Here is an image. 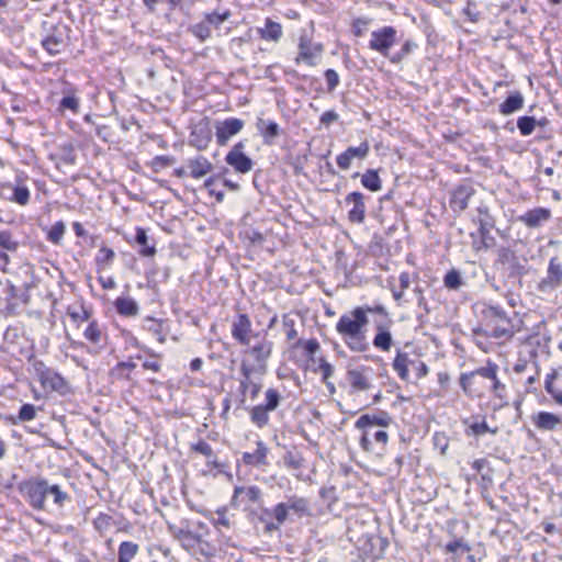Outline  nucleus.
Segmentation results:
<instances>
[{"mask_svg":"<svg viewBox=\"0 0 562 562\" xmlns=\"http://www.w3.org/2000/svg\"><path fill=\"white\" fill-rule=\"evenodd\" d=\"M231 16V12L228 10H225L224 12L220 13L217 11L205 13L204 20L207 22V25L210 29L214 26L217 29L223 22H225Z\"/></svg>","mask_w":562,"mask_h":562,"instance_id":"48","label":"nucleus"},{"mask_svg":"<svg viewBox=\"0 0 562 562\" xmlns=\"http://www.w3.org/2000/svg\"><path fill=\"white\" fill-rule=\"evenodd\" d=\"M546 120L537 122L533 116L524 115L517 120V127L522 136H529L533 133L536 125H543Z\"/></svg>","mask_w":562,"mask_h":562,"instance_id":"41","label":"nucleus"},{"mask_svg":"<svg viewBox=\"0 0 562 562\" xmlns=\"http://www.w3.org/2000/svg\"><path fill=\"white\" fill-rule=\"evenodd\" d=\"M177 538L183 543L187 548H193L200 541V536L190 531L180 529L177 532Z\"/></svg>","mask_w":562,"mask_h":562,"instance_id":"52","label":"nucleus"},{"mask_svg":"<svg viewBox=\"0 0 562 562\" xmlns=\"http://www.w3.org/2000/svg\"><path fill=\"white\" fill-rule=\"evenodd\" d=\"M376 334L373 338V346L382 351H389L393 344V338L387 329V324L376 323Z\"/></svg>","mask_w":562,"mask_h":562,"instance_id":"30","label":"nucleus"},{"mask_svg":"<svg viewBox=\"0 0 562 562\" xmlns=\"http://www.w3.org/2000/svg\"><path fill=\"white\" fill-rule=\"evenodd\" d=\"M258 32L262 40L278 42L282 36V26L271 19H266L265 26L259 29Z\"/></svg>","mask_w":562,"mask_h":562,"instance_id":"32","label":"nucleus"},{"mask_svg":"<svg viewBox=\"0 0 562 562\" xmlns=\"http://www.w3.org/2000/svg\"><path fill=\"white\" fill-rule=\"evenodd\" d=\"M189 175L194 179H200L212 171V162L204 156H198L187 161Z\"/></svg>","mask_w":562,"mask_h":562,"instance_id":"28","label":"nucleus"},{"mask_svg":"<svg viewBox=\"0 0 562 562\" xmlns=\"http://www.w3.org/2000/svg\"><path fill=\"white\" fill-rule=\"evenodd\" d=\"M361 184L372 192L380 191L382 188L381 179L378 175V171L374 169H368L361 176Z\"/></svg>","mask_w":562,"mask_h":562,"instance_id":"38","label":"nucleus"},{"mask_svg":"<svg viewBox=\"0 0 562 562\" xmlns=\"http://www.w3.org/2000/svg\"><path fill=\"white\" fill-rule=\"evenodd\" d=\"M188 31L193 34L200 42H205L212 35V31L204 19L199 23L190 25Z\"/></svg>","mask_w":562,"mask_h":562,"instance_id":"44","label":"nucleus"},{"mask_svg":"<svg viewBox=\"0 0 562 562\" xmlns=\"http://www.w3.org/2000/svg\"><path fill=\"white\" fill-rule=\"evenodd\" d=\"M524 95L520 91L512 92L504 102L499 104V113L503 115H510L524 108Z\"/></svg>","mask_w":562,"mask_h":562,"instance_id":"29","label":"nucleus"},{"mask_svg":"<svg viewBox=\"0 0 562 562\" xmlns=\"http://www.w3.org/2000/svg\"><path fill=\"white\" fill-rule=\"evenodd\" d=\"M325 79L327 82V90L333 92L339 85V76L334 69H327L325 71Z\"/></svg>","mask_w":562,"mask_h":562,"instance_id":"64","label":"nucleus"},{"mask_svg":"<svg viewBox=\"0 0 562 562\" xmlns=\"http://www.w3.org/2000/svg\"><path fill=\"white\" fill-rule=\"evenodd\" d=\"M370 151V145L367 140L362 142L359 146L348 147L344 153L337 156V166L342 170H348L351 167L352 160H363Z\"/></svg>","mask_w":562,"mask_h":562,"instance_id":"20","label":"nucleus"},{"mask_svg":"<svg viewBox=\"0 0 562 562\" xmlns=\"http://www.w3.org/2000/svg\"><path fill=\"white\" fill-rule=\"evenodd\" d=\"M256 128L263 138L265 144H272L273 140L281 135L280 125L271 120H265L258 117L256 122Z\"/></svg>","mask_w":562,"mask_h":562,"instance_id":"26","label":"nucleus"},{"mask_svg":"<svg viewBox=\"0 0 562 562\" xmlns=\"http://www.w3.org/2000/svg\"><path fill=\"white\" fill-rule=\"evenodd\" d=\"M412 362V360L408 357V353L397 350V353L393 360V369L398 374V376L403 381H407L409 373H408V364Z\"/></svg>","mask_w":562,"mask_h":562,"instance_id":"33","label":"nucleus"},{"mask_svg":"<svg viewBox=\"0 0 562 562\" xmlns=\"http://www.w3.org/2000/svg\"><path fill=\"white\" fill-rule=\"evenodd\" d=\"M115 252L113 249L102 246L97 256H95V265L98 269H106L114 260Z\"/></svg>","mask_w":562,"mask_h":562,"instance_id":"43","label":"nucleus"},{"mask_svg":"<svg viewBox=\"0 0 562 562\" xmlns=\"http://www.w3.org/2000/svg\"><path fill=\"white\" fill-rule=\"evenodd\" d=\"M282 401L280 392L270 387L265 392V401L258 405H255L249 411L250 422L259 429H262L269 425V414L276 411Z\"/></svg>","mask_w":562,"mask_h":562,"instance_id":"6","label":"nucleus"},{"mask_svg":"<svg viewBox=\"0 0 562 562\" xmlns=\"http://www.w3.org/2000/svg\"><path fill=\"white\" fill-rule=\"evenodd\" d=\"M29 177L24 173L15 176L13 181L2 183L1 196L14 204L25 206L30 203L31 191L27 186Z\"/></svg>","mask_w":562,"mask_h":562,"instance_id":"8","label":"nucleus"},{"mask_svg":"<svg viewBox=\"0 0 562 562\" xmlns=\"http://www.w3.org/2000/svg\"><path fill=\"white\" fill-rule=\"evenodd\" d=\"M135 241L142 246V248L139 250L140 256L153 257L156 254L155 245H150V246L148 245L147 233L144 228H142V227L136 228Z\"/></svg>","mask_w":562,"mask_h":562,"instance_id":"36","label":"nucleus"},{"mask_svg":"<svg viewBox=\"0 0 562 562\" xmlns=\"http://www.w3.org/2000/svg\"><path fill=\"white\" fill-rule=\"evenodd\" d=\"M256 450L254 452H244L241 456V460L246 465H251L255 468L267 467L268 462V453L269 448L261 440L256 442Z\"/></svg>","mask_w":562,"mask_h":562,"instance_id":"24","label":"nucleus"},{"mask_svg":"<svg viewBox=\"0 0 562 562\" xmlns=\"http://www.w3.org/2000/svg\"><path fill=\"white\" fill-rule=\"evenodd\" d=\"M36 372L41 384L45 389L59 392L60 394H65L69 391V384L66 379L54 369L41 363L40 367L36 368Z\"/></svg>","mask_w":562,"mask_h":562,"instance_id":"13","label":"nucleus"},{"mask_svg":"<svg viewBox=\"0 0 562 562\" xmlns=\"http://www.w3.org/2000/svg\"><path fill=\"white\" fill-rule=\"evenodd\" d=\"M497 429H491L487 424L483 422H474L465 429L467 436H482L486 432L496 434Z\"/></svg>","mask_w":562,"mask_h":562,"instance_id":"49","label":"nucleus"},{"mask_svg":"<svg viewBox=\"0 0 562 562\" xmlns=\"http://www.w3.org/2000/svg\"><path fill=\"white\" fill-rule=\"evenodd\" d=\"M240 373H241V378L239 379V387H238V393H239V401H238L239 405L238 406L245 407L247 394L250 395L251 400H255L261 390V384L259 382H255L252 380V375L257 372L254 371L251 368H248V359L241 360Z\"/></svg>","mask_w":562,"mask_h":562,"instance_id":"10","label":"nucleus"},{"mask_svg":"<svg viewBox=\"0 0 562 562\" xmlns=\"http://www.w3.org/2000/svg\"><path fill=\"white\" fill-rule=\"evenodd\" d=\"M18 490L35 510L42 509V493L44 492H50L53 504L57 508L65 507L71 501L70 495L63 491L58 484H50L48 480L42 476H34L20 482Z\"/></svg>","mask_w":562,"mask_h":562,"instance_id":"1","label":"nucleus"},{"mask_svg":"<svg viewBox=\"0 0 562 562\" xmlns=\"http://www.w3.org/2000/svg\"><path fill=\"white\" fill-rule=\"evenodd\" d=\"M477 223L479 226H495V220L491 215L486 205H480L477 207Z\"/></svg>","mask_w":562,"mask_h":562,"instance_id":"56","label":"nucleus"},{"mask_svg":"<svg viewBox=\"0 0 562 562\" xmlns=\"http://www.w3.org/2000/svg\"><path fill=\"white\" fill-rule=\"evenodd\" d=\"M289 509L285 505V502L278 503L273 508L263 509V516L266 517H274L276 521L279 522V525H283L285 520L288 519Z\"/></svg>","mask_w":562,"mask_h":562,"instance_id":"42","label":"nucleus"},{"mask_svg":"<svg viewBox=\"0 0 562 562\" xmlns=\"http://www.w3.org/2000/svg\"><path fill=\"white\" fill-rule=\"evenodd\" d=\"M59 108L61 110H69L72 113L79 112V99L75 94L64 95L59 102Z\"/></svg>","mask_w":562,"mask_h":562,"instance_id":"55","label":"nucleus"},{"mask_svg":"<svg viewBox=\"0 0 562 562\" xmlns=\"http://www.w3.org/2000/svg\"><path fill=\"white\" fill-rule=\"evenodd\" d=\"M303 346L306 355L312 359L313 356L316 353L317 350H319L321 346L319 342L315 339H308L307 341L303 342L302 339H297L296 346Z\"/></svg>","mask_w":562,"mask_h":562,"instance_id":"61","label":"nucleus"},{"mask_svg":"<svg viewBox=\"0 0 562 562\" xmlns=\"http://www.w3.org/2000/svg\"><path fill=\"white\" fill-rule=\"evenodd\" d=\"M282 325L285 331V336L289 340L297 338V331L295 329V321L289 314L283 315Z\"/></svg>","mask_w":562,"mask_h":562,"instance_id":"57","label":"nucleus"},{"mask_svg":"<svg viewBox=\"0 0 562 562\" xmlns=\"http://www.w3.org/2000/svg\"><path fill=\"white\" fill-rule=\"evenodd\" d=\"M252 339H255V344L252 346H247V350L245 351L251 360H248V368H251L254 371L259 374H263L267 371V362L272 353V342L267 339L266 336H260V334L252 335Z\"/></svg>","mask_w":562,"mask_h":562,"instance_id":"7","label":"nucleus"},{"mask_svg":"<svg viewBox=\"0 0 562 562\" xmlns=\"http://www.w3.org/2000/svg\"><path fill=\"white\" fill-rule=\"evenodd\" d=\"M262 496L261 490L256 485L250 486H236L232 497L233 506H249L260 502Z\"/></svg>","mask_w":562,"mask_h":562,"instance_id":"22","label":"nucleus"},{"mask_svg":"<svg viewBox=\"0 0 562 562\" xmlns=\"http://www.w3.org/2000/svg\"><path fill=\"white\" fill-rule=\"evenodd\" d=\"M345 203L351 205L348 212V220L351 223L362 224L366 220L367 206L362 192L353 191L346 195Z\"/></svg>","mask_w":562,"mask_h":562,"instance_id":"18","label":"nucleus"},{"mask_svg":"<svg viewBox=\"0 0 562 562\" xmlns=\"http://www.w3.org/2000/svg\"><path fill=\"white\" fill-rule=\"evenodd\" d=\"M393 422L391 415L385 411H378L373 414H363L355 423V427L361 431L360 447L370 452L373 450L370 439L371 429L375 426L387 427Z\"/></svg>","mask_w":562,"mask_h":562,"instance_id":"5","label":"nucleus"},{"mask_svg":"<svg viewBox=\"0 0 562 562\" xmlns=\"http://www.w3.org/2000/svg\"><path fill=\"white\" fill-rule=\"evenodd\" d=\"M531 420L537 429L546 431L555 430L562 425L561 415L549 412H539L531 416Z\"/></svg>","mask_w":562,"mask_h":562,"instance_id":"25","label":"nucleus"},{"mask_svg":"<svg viewBox=\"0 0 562 562\" xmlns=\"http://www.w3.org/2000/svg\"><path fill=\"white\" fill-rule=\"evenodd\" d=\"M463 284H464V281L462 279V276L456 269L448 271L446 273V276L443 277V285L448 290H453V291L459 290Z\"/></svg>","mask_w":562,"mask_h":562,"instance_id":"45","label":"nucleus"},{"mask_svg":"<svg viewBox=\"0 0 562 562\" xmlns=\"http://www.w3.org/2000/svg\"><path fill=\"white\" fill-rule=\"evenodd\" d=\"M475 194V189L470 183L457 186L450 194L449 205L456 214H461L469 205L470 199Z\"/></svg>","mask_w":562,"mask_h":562,"instance_id":"15","label":"nucleus"},{"mask_svg":"<svg viewBox=\"0 0 562 562\" xmlns=\"http://www.w3.org/2000/svg\"><path fill=\"white\" fill-rule=\"evenodd\" d=\"M112 524V516L104 513H100L93 520V526L95 530L99 531L100 533L108 531L111 528Z\"/></svg>","mask_w":562,"mask_h":562,"instance_id":"53","label":"nucleus"},{"mask_svg":"<svg viewBox=\"0 0 562 562\" xmlns=\"http://www.w3.org/2000/svg\"><path fill=\"white\" fill-rule=\"evenodd\" d=\"M245 143H236L227 153L225 161L236 172L247 173L254 168V161L250 157L244 154Z\"/></svg>","mask_w":562,"mask_h":562,"instance_id":"14","label":"nucleus"},{"mask_svg":"<svg viewBox=\"0 0 562 562\" xmlns=\"http://www.w3.org/2000/svg\"><path fill=\"white\" fill-rule=\"evenodd\" d=\"M474 380L475 376L473 372L462 373L460 376V386L469 396L481 395L484 391V387L474 386Z\"/></svg>","mask_w":562,"mask_h":562,"instance_id":"37","label":"nucleus"},{"mask_svg":"<svg viewBox=\"0 0 562 562\" xmlns=\"http://www.w3.org/2000/svg\"><path fill=\"white\" fill-rule=\"evenodd\" d=\"M245 122L237 117H229L216 123V142L220 146H224L235 135L244 128Z\"/></svg>","mask_w":562,"mask_h":562,"instance_id":"16","label":"nucleus"},{"mask_svg":"<svg viewBox=\"0 0 562 562\" xmlns=\"http://www.w3.org/2000/svg\"><path fill=\"white\" fill-rule=\"evenodd\" d=\"M115 308L120 315L136 316L138 314V304L131 297H117L115 300Z\"/></svg>","mask_w":562,"mask_h":562,"instance_id":"34","label":"nucleus"},{"mask_svg":"<svg viewBox=\"0 0 562 562\" xmlns=\"http://www.w3.org/2000/svg\"><path fill=\"white\" fill-rule=\"evenodd\" d=\"M285 505L289 512L292 510L297 517L311 516L312 514L308 501L304 497H299L296 495L289 496Z\"/></svg>","mask_w":562,"mask_h":562,"instance_id":"31","label":"nucleus"},{"mask_svg":"<svg viewBox=\"0 0 562 562\" xmlns=\"http://www.w3.org/2000/svg\"><path fill=\"white\" fill-rule=\"evenodd\" d=\"M562 284V265L553 257L549 261L547 276L539 283L540 290L555 289Z\"/></svg>","mask_w":562,"mask_h":562,"instance_id":"23","label":"nucleus"},{"mask_svg":"<svg viewBox=\"0 0 562 562\" xmlns=\"http://www.w3.org/2000/svg\"><path fill=\"white\" fill-rule=\"evenodd\" d=\"M212 140V131L207 119H203L191 128L189 144L200 150L206 149Z\"/></svg>","mask_w":562,"mask_h":562,"instance_id":"19","label":"nucleus"},{"mask_svg":"<svg viewBox=\"0 0 562 562\" xmlns=\"http://www.w3.org/2000/svg\"><path fill=\"white\" fill-rule=\"evenodd\" d=\"M463 14L473 23H476L481 19V13L475 10V2L472 0H468L463 9Z\"/></svg>","mask_w":562,"mask_h":562,"instance_id":"63","label":"nucleus"},{"mask_svg":"<svg viewBox=\"0 0 562 562\" xmlns=\"http://www.w3.org/2000/svg\"><path fill=\"white\" fill-rule=\"evenodd\" d=\"M493 228V226H479V234L484 248H490L495 243V238L491 234Z\"/></svg>","mask_w":562,"mask_h":562,"instance_id":"59","label":"nucleus"},{"mask_svg":"<svg viewBox=\"0 0 562 562\" xmlns=\"http://www.w3.org/2000/svg\"><path fill=\"white\" fill-rule=\"evenodd\" d=\"M250 318L246 314H239L232 324V336L243 346H249L252 339Z\"/></svg>","mask_w":562,"mask_h":562,"instance_id":"21","label":"nucleus"},{"mask_svg":"<svg viewBox=\"0 0 562 562\" xmlns=\"http://www.w3.org/2000/svg\"><path fill=\"white\" fill-rule=\"evenodd\" d=\"M36 416L35 406L33 404H23L19 411V419L21 422H29Z\"/></svg>","mask_w":562,"mask_h":562,"instance_id":"62","label":"nucleus"},{"mask_svg":"<svg viewBox=\"0 0 562 562\" xmlns=\"http://www.w3.org/2000/svg\"><path fill=\"white\" fill-rule=\"evenodd\" d=\"M396 35V29L390 25L372 31L369 48L389 59L391 56L390 49L397 42Z\"/></svg>","mask_w":562,"mask_h":562,"instance_id":"9","label":"nucleus"},{"mask_svg":"<svg viewBox=\"0 0 562 562\" xmlns=\"http://www.w3.org/2000/svg\"><path fill=\"white\" fill-rule=\"evenodd\" d=\"M497 370H498V366L488 361L486 367L479 368L472 372H473L475 379L482 378V379H486V380H495V374H497Z\"/></svg>","mask_w":562,"mask_h":562,"instance_id":"51","label":"nucleus"},{"mask_svg":"<svg viewBox=\"0 0 562 562\" xmlns=\"http://www.w3.org/2000/svg\"><path fill=\"white\" fill-rule=\"evenodd\" d=\"M139 547L132 541H123L119 546L117 562H131L137 554Z\"/></svg>","mask_w":562,"mask_h":562,"instance_id":"35","label":"nucleus"},{"mask_svg":"<svg viewBox=\"0 0 562 562\" xmlns=\"http://www.w3.org/2000/svg\"><path fill=\"white\" fill-rule=\"evenodd\" d=\"M299 54L295 57V64L305 63L314 67L317 64V58L323 53V45L314 42L307 34L303 33L299 37Z\"/></svg>","mask_w":562,"mask_h":562,"instance_id":"11","label":"nucleus"},{"mask_svg":"<svg viewBox=\"0 0 562 562\" xmlns=\"http://www.w3.org/2000/svg\"><path fill=\"white\" fill-rule=\"evenodd\" d=\"M70 29L65 24H58L42 40V47L52 56L61 53L69 41Z\"/></svg>","mask_w":562,"mask_h":562,"instance_id":"12","label":"nucleus"},{"mask_svg":"<svg viewBox=\"0 0 562 562\" xmlns=\"http://www.w3.org/2000/svg\"><path fill=\"white\" fill-rule=\"evenodd\" d=\"M496 265L506 285L521 288V278L527 273V260L525 258H519L517 254L508 247H501L497 250Z\"/></svg>","mask_w":562,"mask_h":562,"instance_id":"4","label":"nucleus"},{"mask_svg":"<svg viewBox=\"0 0 562 562\" xmlns=\"http://www.w3.org/2000/svg\"><path fill=\"white\" fill-rule=\"evenodd\" d=\"M371 373L370 367H361L349 369L347 371V380L352 392H364L371 389Z\"/></svg>","mask_w":562,"mask_h":562,"instance_id":"17","label":"nucleus"},{"mask_svg":"<svg viewBox=\"0 0 562 562\" xmlns=\"http://www.w3.org/2000/svg\"><path fill=\"white\" fill-rule=\"evenodd\" d=\"M191 450L196 452V453H200L206 458H212L214 457V452H213V449L212 447L204 440H199L198 442L195 443H192L191 445Z\"/></svg>","mask_w":562,"mask_h":562,"instance_id":"60","label":"nucleus"},{"mask_svg":"<svg viewBox=\"0 0 562 562\" xmlns=\"http://www.w3.org/2000/svg\"><path fill=\"white\" fill-rule=\"evenodd\" d=\"M83 337L91 344L98 345L102 338V330L97 321L89 322L83 331Z\"/></svg>","mask_w":562,"mask_h":562,"instance_id":"46","label":"nucleus"},{"mask_svg":"<svg viewBox=\"0 0 562 562\" xmlns=\"http://www.w3.org/2000/svg\"><path fill=\"white\" fill-rule=\"evenodd\" d=\"M558 378V372L555 369H552L550 373L547 374L544 380V389L548 394L552 396L554 402L559 405H562V390L555 389L553 382Z\"/></svg>","mask_w":562,"mask_h":562,"instance_id":"39","label":"nucleus"},{"mask_svg":"<svg viewBox=\"0 0 562 562\" xmlns=\"http://www.w3.org/2000/svg\"><path fill=\"white\" fill-rule=\"evenodd\" d=\"M417 48V44L416 42H414L413 40H406L401 49L391 54V56L389 57V60L392 63V64H400L401 61H403L407 56H409L414 49Z\"/></svg>","mask_w":562,"mask_h":562,"instance_id":"40","label":"nucleus"},{"mask_svg":"<svg viewBox=\"0 0 562 562\" xmlns=\"http://www.w3.org/2000/svg\"><path fill=\"white\" fill-rule=\"evenodd\" d=\"M0 290L2 291L3 293V297L2 300L8 304V305H11L13 304V301L14 299L18 295V290L9 281H5V282H1L0 281Z\"/></svg>","mask_w":562,"mask_h":562,"instance_id":"54","label":"nucleus"},{"mask_svg":"<svg viewBox=\"0 0 562 562\" xmlns=\"http://www.w3.org/2000/svg\"><path fill=\"white\" fill-rule=\"evenodd\" d=\"M551 217V212L544 207H536L519 216V221L529 228L539 227Z\"/></svg>","mask_w":562,"mask_h":562,"instance_id":"27","label":"nucleus"},{"mask_svg":"<svg viewBox=\"0 0 562 562\" xmlns=\"http://www.w3.org/2000/svg\"><path fill=\"white\" fill-rule=\"evenodd\" d=\"M136 367L134 362L121 361L111 371V373L121 379H128V373H124L125 370L131 371Z\"/></svg>","mask_w":562,"mask_h":562,"instance_id":"58","label":"nucleus"},{"mask_svg":"<svg viewBox=\"0 0 562 562\" xmlns=\"http://www.w3.org/2000/svg\"><path fill=\"white\" fill-rule=\"evenodd\" d=\"M369 324L368 315L361 308H353L350 313L340 316L336 324L337 333L342 337L349 349L364 352L369 349L366 327Z\"/></svg>","mask_w":562,"mask_h":562,"instance_id":"2","label":"nucleus"},{"mask_svg":"<svg viewBox=\"0 0 562 562\" xmlns=\"http://www.w3.org/2000/svg\"><path fill=\"white\" fill-rule=\"evenodd\" d=\"M66 226L63 221L56 222L49 229L47 238L54 245H59L65 234Z\"/></svg>","mask_w":562,"mask_h":562,"instance_id":"50","label":"nucleus"},{"mask_svg":"<svg viewBox=\"0 0 562 562\" xmlns=\"http://www.w3.org/2000/svg\"><path fill=\"white\" fill-rule=\"evenodd\" d=\"M19 241L10 231H0V248L14 252L18 250Z\"/></svg>","mask_w":562,"mask_h":562,"instance_id":"47","label":"nucleus"},{"mask_svg":"<svg viewBox=\"0 0 562 562\" xmlns=\"http://www.w3.org/2000/svg\"><path fill=\"white\" fill-rule=\"evenodd\" d=\"M482 317L485 325L490 328V337L510 339L519 330L518 324L520 321L517 319V314L513 313V317L509 316L498 304L485 305L482 310Z\"/></svg>","mask_w":562,"mask_h":562,"instance_id":"3","label":"nucleus"}]
</instances>
